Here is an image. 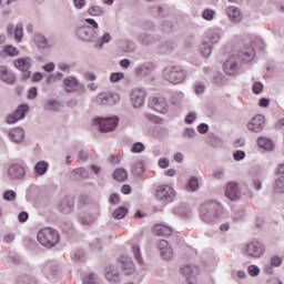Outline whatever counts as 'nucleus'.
Returning <instances> with one entry per match:
<instances>
[{
	"mask_svg": "<svg viewBox=\"0 0 284 284\" xmlns=\"http://www.w3.org/2000/svg\"><path fill=\"white\" fill-rule=\"evenodd\" d=\"M223 212V206L216 201L204 202L200 206V219L203 223L207 225H214L221 221V213Z\"/></svg>",
	"mask_w": 284,
	"mask_h": 284,
	"instance_id": "1",
	"label": "nucleus"
},
{
	"mask_svg": "<svg viewBox=\"0 0 284 284\" xmlns=\"http://www.w3.org/2000/svg\"><path fill=\"white\" fill-rule=\"evenodd\" d=\"M38 241L43 247L50 248L54 247V245H59L61 236L59 235V231L52 227H44L38 232Z\"/></svg>",
	"mask_w": 284,
	"mask_h": 284,
	"instance_id": "2",
	"label": "nucleus"
},
{
	"mask_svg": "<svg viewBox=\"0 0 284 284\" xmlns=\"http://www.w3.org/2000/svg\"><path fill=\"white\" fill-rule=\"evenodd\" d=\"M163 78L165 81H169V83L176 85L179 83H183V81L187 79V71L179 64L169 65L163 70Z\"/></svg>",
	"mask_w": 284,
	"mask_h": 284,
	"instance_id": "3",
	"label": "nucleus"
},
{
	"mask_svg": "<svg viewBox=\"0 0 284 284\" xmlns=\"http://www.w3.org/2000/svg\"><path fill=\"white\" fill-rule=\"evenodd\" d=\"M155 196L162 203H174L176 191L170 184H161L155 190Z\"/></svg>",
	"mask_w": 284,
	"mask_h": 284,
	"instance_id": "4",
	"label": "nucleus"
},
{
	"mask_svg": "<svg viewBox=\"0 0 284 284\" xmlns=\"http://www.w3.org/2000/svg\"><path fill=\"white\" fill-rule=\"evenodd\" d=\"M244 253L248 258H261L265 254V245L258 241H251L246 243Z\"/></svg>",
	"mask_w": 284,
	"mask_h": 284,
	"instance_id": "5",
	"label": "nucleus"
},
{
	"mask_svg": "<svg viewBox=\"0 0 284 284\" xmlns=\"http://www.w3.org/2000/svg\"><path fill=\"white\" fill-rule=\"evenodd\" d=\"M28 112H30V106L28 104H20L12 113L7 115L6 123L8 125H14V123L23 121Z\"/></svg>",
	"mask_w": 284,
	"mask_h": 284,
	"instance_id": "6",
	"label": "nucleus"
},
{
	"mask_svg": "<svg viewBox=\"0 0 284 284\" xmlns=\"http://www.w3.org/2000/svg\"><path fill=\"white\" fill-rule=\"evenodd\" d=\"M94 121L99 125L100 132H114L119 126L118 116L97 118Z\"/></svg>",
	"mask_w": 284,
	"mask_h": 284,
	"instance_id": "7",
	"label": "nucleus"
},
{
	"mask_svg": "<svg viewBox=\"0 0 284 284\" xmlns=\"http://www.w3.org/2000/svg\"><path fill=\"white\" fill-rule=\"evenodd\" d=\"M146 97H148V91H145L143 88L141 87L133 88L130 91L131 105H133V108L135 109L143 108V105L145 104Z\"/></svg>",
	"mask_w": 284,
	"mask_h": 284,
	"instance_id": "8",
	"label": "nucleus"
},
{
	"mask_svg": "<svg viewBox=\"0 0 284 284\" xmlns=\"http://www.w3.org/2000/svg\"><path fill=\"white\" fill-rule=\"evenodd\" d=\"M26 166L19 163H13L7 169V178L9 181H23L26 179Z\"/></svg>",
	"mask_w": 284,
	"mask_h": 284,
	"instance_id": "9",
	"label": "nucleus"
},
{
	"mask_svg": "<svg viewBox=\"0 0 284 284\" xmlns=\"http://www.w3.org/2000/svg\"><path fill=\"white\" fill-rule=\"evenodd\" d=\"M98 105H116L121 101V97L116 92L99 93L95 99Z\"/></svg>",
	"mask_w": 284,
	"mask_h": 284,
	"instance_id": "10",
	"label": "nucleus"
},
{
	"mask_svg": "<svg viewBox=\"0 0 284 284\" xmlns=\"http://www.w3.org/2000/svg\"><path fill=\"white\" fill-rule=\"evenodd\" d=\"M149 108L158 112L159 114H168L170 106L168 105V100L165 98H150L149 99Z\"/></svg>",
	"mask_w": 284,
	"mask_h": 284,
	"instance_id": "11",
	"label": "nucleus"
},
{
	"mask_svg": "<svg viewBox=\"0 0 284 284\" xmlns=\"http://www.w3.org/2000/svg\"><path fill=\"white\" fill-rule=\"evenodd\" d=\"M241 63H252L256 58V51L252 45H244L241 50L234 54Z\"/></svg>",
	"mask_w": 284,
	"mask_h": 284,
	"instance_id": "12",
	"label": "nucleus"
},
{
	"mask_svg": "<svg viewBox=\"0 0 284 284\" xmlns=\"http://www.w3.org/2000/svg\"><path fill=\"white\" fill-rule=\"evenodd\" d=\"M118 267L122 270L125 276H131V274H134V272H136V267L134 266L132 257L128 255H122L119 257Z\"/></svg>",
	"mask_w": 284,
	"mask_h": 284,
	"instance_id": "13",
	"label": "nucleus"
},
{
	"mask_svg": "<svg viewBox=\"0 0 284 284\" xmlns=\"http://www.w3.org/2000/svg\"><path fill=\"white\" fill-rule=\"evenodd\" d=\"M223 70L229 77H234L239 73V70H241V62L236 59L235 54L229 57L224 63Z\"/></svg>",
	"mask_w": 284,
	"mask_h": 284,
	"instance_id": "14",
	"label": "nucleus"
},
{
	"mask_svg": "<svg viewBox=\"0 0 284 284\" xmlns=\"http://www.w3.org/2000/svg\"><path fill=\"white\" fill-rule=\"evenodd\" d=\"M14 68L20 70L23 73V79H30L32 73H30V68L32 67V59L31 58H19L13 61Z\"/></svg>",
	"mask_w": 284,
	"mask_h": 284,
	"instance_id": "15",
	"label": "nucleus"
},
{
	"mask_svg": "<svg viewBox=\"0 0 284 284\" xmlns=\"http://www.w3.org/2000/svg\"><path fill=\"white\" fill-rule=\"evenodd\" d=\"M42 272L48 278H54V276H58L59 272H61V266H59V262L48 260L42 265Z\"/></svg>",
	"mask_w": 284,
	"mask_h": 284,
	"instance_id": "16",
	"label": "nucleus"
},
{
	"mask_svg": "<svg viewBox=\"0 0 284 284\" xmlns=\"http://www.w3.org/2000/svg\"><path fill=\"white\" fill-rule=\"evenodd\" d=\"M225 196L230 201H240V199L243 196L241 186H239V184L235 182H229L225 187Z\"/></svg>",
	"mask_w": 284,
	"mask_h": 284,
	"instance_id": "17",
	"label": "nucleus"
},
{
	"mask_svg": "<svg viewBox=\"0 0 284 284\" xmlns=\"http://www.w3.org/2000/svg\"><path fill=\"white\" fill-rule=\"evenodd\" d=\"M58 212L61 214H70L74 210V197L65 195L57 204Z\"/></svg>",
	"mask_w": 284,
	"mask_h": 284,
	"instance_id": "18",
	"label": "nucleus"
},
{
	"mask_svg": "<svg viewBox=\"0 0 284 284\" xmlns=\"http://www.w3.org/2000/svg\"><path fill=\"white\" fill-rule=\"evenodd\" d=\"M77 37L81 41H94L97 39V31L89 26L79 27L75 31Z\"/></svg>",
	"mask_w": 284,
	"mask_h": 284,
	"instance_id": "19",
	"label": "nucleus"
},
{
	"mask_svg": "<svg viewBox=\"0 0 284 284\" xmlns=\"http://www.w3.org/2000/svg\"><path fill=\"white\" fill-rule=\"evenodd\" d=\"M265 128V115L263 114H257L255 115L248 123H247V130L250 132H263Z\"/></svg>",
	"mask_w": 284,
	"mask_h": 284,
	"instance_id": "20",
	"label": "nucleus"
},
{
	"mask_svg": "<svg viewBox=\"0 0 284 284\" xmlns=\"http://www.w3.org/2000/svg\"><path fill=\"white\" fill-rule=\"evenodd\" d=\"M104 276L109 283H121V274L114 265H109L104 268Z\"/></svg>",
	"mask_w": 284,
	"mask_h": 284,
	"instance_id": "21",
	"label": "nucleus"
},
{
	"mask_svg": "<svg viewBox=\"0 0 284 284\" xmlns=\"http://www.w3.org/2000/svg\"><path fill=\"white\" fill-rule=\"evenodd\" d=\"M158 248L160 250L161 257L164 261H171L174 257V251L170 247V244L165 240H160L158 242Z\"/></svg>",
	"mask_w": 284,
	"mask_h": 284,
	"instance_id": "22",
	"label": "nucleus"
},
{
	"mask_svg": "<svg viewBox=\"0 0 284 284\" xmlns=\"http://www.w3.org/2000/svg\"><path fill=\"white\" fill-rule=\"evenodd\" d=\"M8 136L11 143H21L26 139V131L23 128L17 126L8 131Z\"/></svg>",
	"mask_w": 284,
	"mask_h": 284,
	"instance_id": "23",
	"label": "nucleus"
},
{
	"mask_svg": "<svg viewBox=\"0 0 284 284\" xmlns=\"http://www.w3.org/2000/svg\"><path fill=\"white\" fill-rule=\"evenodd\" d=\"M226 14L232 23H241L243 21V12L237 7L231 6L226 9Z\"/></svg>",
	"mask_w": 284,
	"mask_h": 284,
	"instance_id": "24",
	"label": "nucleus"
},
{
	"mask_svg": "<svg viewBox=\"0 0 284 284\" xmlns=\"http://www.w3.org/2000/svg\"><path fill=\"white\" fill-rule=\"evenodd\" d=\"M0 79L3 83H8L9 85H12L17 81L14 73L9 72L8 67L6 65L0 67Z\"/></svg>",
	"mask_w": 284,
	"mask_h": 284,
	"instance_id": "25",
	"label": "nucleus"
},
{
	"mask_svg": "<svg viewBox=\"0 0 284 284\" xmlns=\"http://www.w3.org/2000/svg\"><path fill=\"white\" fill-rule=\"evenodd\" d=\"M173 232L174 229L165 224H155V226L153 227V233L156 236H172Z\"/></svg>",
	"mask_w": 284,
	"mask_h": 284,
	"instance_id": "26",
	"label": "nucleus"
},
{
	"mask_svg": "<svg viewBox=\"0 0 284 284\" xmlns=\"http://www.w3.org/2000/svg\"><path fill=\"white\" fill-rule=\"evenodd\" d=\"M63 85H64L65 92H69V93L77 92V88H79V79L72 75H69L64 78Z\"/></svg>",
	"mask_w": 284,
	"mask_h": 284,
	"instance_id": "27",
	"label": "nucleus"
},
{
	"mask_svg": "<svg viewBox=\"0 0 284 284\" xmlns=\"http://www.w3.org/2000/svg\"><path fill=\"white\" fill-rule=\"evenodd\" d=\"M48 170H50V164L42 160L36 163L33 174L36 176H45V174H48Z\"/></svg>",
	"mask_w": 284,
	"mask_h": 284,
	"instance_id": "28",
	"label": "nucleus"
},
{
	"mask_svg": "<svg viewBox=\"0 0 284 284\" xmlns=\"http://www.w3.org/2000/svg\"><path fill=\"white\" fill-rule=\"evenodd\" d=\"M181 274L186 276V278H194V276H197L200 270L199 266L187 264L181 267L180 270Z\"/></svg>",
	"mask_w": 284,
	"mask_h": 284,
	"instance_id": "29",
	"label": "nucleus"
},
{
	"mask_svg": "<svg viewBox=\"0 0 284 284\" xmlns=\"http://www.w3.org/2000/svg\"><path fill=\"white\" fill-rule=\"evenodd\" d=\"M138 43H141V45H152L156 43V38H154L152 34L148 33H139L136 36Z\"/></svg>",
	"mask_w": 284,
	"mask_h": 284,
	"instance_id": "30",
	"label": "nucleus"
},
{
	"mask_svg": "<svg viewBox=\"0 0 284 284\" xmlns=\"http://www.w3.org/2000/svg\"><path fill=\"white\" fill-rule=\"evenodd\" d=\"M222 37H223V30L220 28L211 30L207 34V39L210 43H212L213 45L219 43Z\"/></svg>",
	"mask_w": 284,
	"mask_h": 284,
	"instance_id": "31",
	"label": "nucleus"
},
{
	"mask_svg": "<svg viewBox=\"0 0 284 284\" xmlns=\"http://www.w3.org/2000/svg\"><path fill=\"white\" fill-rule=\"evenodd\" d=\"M257 145L262 150H266L268 152H272V150H274V142L265 136H260L257 139Z\"/></svg>",
	"mask_w": 284,
	"mask_h": 284,
	"instance_id": "32",
	"label": "nucleus"
},
{
	"mask_svg": "<svg viewBox=\"0 0 284 284\" xmlns=\"http://www.w3.org/2000/svg\"><path fill=\"white\" fill-rule=\"evenodd\" d=\"M110 41H112V34L105 32L102 37L100 38H95L93 40L94 42V48H103V45H105V43H110Z\"/></svg>",
	"mask_w": 284,
	"mask_h": 284,
	"instance_id": "33",
	"label": "nucleus"
},
{
	"mask_svg": "<svg viewBox=\"0 0 284 284\" xmlns=\"http://www.w3.org/2000/svg\"><path fill=\"white\" fill-rule=\"evenodd\" d=\"M87 12L90 17H103V14H105V8L99 4H93L89 7Z\"/></svg>",
	"mask_w": 284,
	"mask_h": 284,
	"instance_id": "34",
	"label": "nucleus"
},
{
	"mask_svg": "<svg viewBox=\"0 0 284 284\" xmlns=\"http://www.w3.org/2000/svg\"><path fill=\"white\" fill-rule=\"evenodd\" d=\"M34 43L39 48V50H48L50 48V44L48 43V39L43 34H37L34 37Z\"/></svg>",
	"mask_w": 284,
	"mask_h": 284,
	"instance_id": "35",
	"label": "nucleus"
},
{
	"mask_svg": "<svg viewBox=\"0 0 284 284\" xmlns=\"http://www.w3.org/2000/svg\"><path fill=\"white\" fill-rule=\"evenodd\" d=\"M44 110H49V112H57L61 104L57 100H45L43 103Z\"/></svg>",
	"mask_w": 284,
	"mask_h": 284,
	"instance_id": "36",
	"label": "nucleus"
},
{
	"mask_svg": "<svg viewBox=\"0 0 284 284\" xmlns=\"http://www.w3.org/2000/svg\"><path fill=\"white\" fill-rule=\"evenodd\" d=\"M13 39L16 43H21L23 41V23H18L13 31Z\"/></svg>",
	"mask_w": 284,
	"mask_h": 284,
	"instance_id": "37",
	"label": "nucleus"
},
{
	"mask_svg": "<svg viewBox=\"0 0 284 284\" xmlns=\"http://www.w3.org/2000/svg\"><path fill=\"white\" fill-rule=\"evenodd\" d=\"M113 179L114 181L123 182L125 179H128V171L125 169H116L113 172Z\"/></svg>",
	"mask_w": 284,
	"mask_h": 284,
	"instance_id": "38",
	"label": "nucleus"
},
{
	"mask_svg": "<svg viewBox=\"0 0 284 284\" xmlns=\"http://www.w3.org/2000/svg\"><path fill=\"white\" fill-rule=\"evenodd\" d=\"M131 172L134 176H142L143 172H145V169L143 166V162L139 161L135 164H133Z\"/></svg>",
	"mask_w": 284,
	"mask_h": 284,
	"instance_id": "39",
	"label": "nucleus"
},
{
	"mask_svg": "<svg viewBox=\"0 0 284 284\" xmlns=\"http://www.w3.org/2000/svg\"><path fill=\"white\" fill-rule=\"evenodd\" d=\"M3 201H7V203H14L17 201V192L13 190H7L2 194Z\"/></svg>",
	"mask_w": 284,
	"mask_h": 284,
	"instance_id": "40",
	"label": "nucleus"
},
{
	"mask_svg": "<svg viewBox=\"0 0 284 284\" xmlns=\"http://www.w3.org/2000/svg\"><path fill=\"white\" fill-rule=\"evenodd\" d=\"M274 191L277 192V194H283L284 193V175H280L275 180Z\"/></svg>",
	"mask_w": 284,
	"mask_h": 284,
	"instance_id": "41",
	"label": "nucleus"
},
{
	"mask_svg": "<svg viewBox=\"0 0 284 284\" xmlns=\"http://www.w3.org/2000/svg\"><path fill=\"white\" fill-rule=\"evenodd\" d=\"M200 53L202 54V57L207 59V57H210V54H212V45H210V43H207V42H203L200 45Z\"/></svg>",
	"mask_w": 284,
	"mask_h": 284,
	"instance_id": "42",
	"label": "nucleus"
},
{
	"mask_svg": "<svg viewBox=\"0 0 284 284\" xmlns=\"http://www.w3.org/2000/svg\"><path fill=\"white\" fill-rule=\"evenodd\" d=\"M126 214L128 209L124 206H120L113 212V219H116V221H121V219H125Z\"/></svg>",
	"mask_w": 284,
	"mask_h": 284,
	"instance_id": "43",
	"label": "nucleus"
},
{
	"mask_svg": "<svg viewBox=\"0 0 284 284\" xmlns=\"http://www.w3.org/2000/svg\"><path fill=\"white\" fill-rule=\"evenodd\" d=\"M3 52L7 57H19V49L12 47L11 44L4 45Z\"/></svg>",
	"mask_w": 284,
	"mask_h": 284,
	"instance_id": "44",
	"label": "nucleus"
},
{
	"mask_svg": "<svg viewBox=\"0 0 284 284\" xmlns=\"http://www.w3.org/2000/svg\"><path fill=\"white\" fill-rule=\"evenodd\" d=\"M199 178L196 176H192L190 180H189V186H187V190L189 192H199Z\"/></svg>",
	"mask_w": 284,
	"mask_h": 284,
	"instance_id": "45",
	"label": "nucleus"
},
{
	"mask_svg": "<svg viewBox=\"0 0 284 284\" xmlns=\"http://www.w3.org/2000/svg\"><path fill=\"white\" fill-rule=\"evenodd\" d=\"M202 17L203 19H205V21H214L216 17V11L214 9H204L202 12Z\"/></svg>",
	"mask_w": 284,
	"mask_h": 284,
	"instance_id": "46",
	"label": "nucleus"
},
{
	"mask_svg": "<svg viewBox=\"0 0 284 284\" xmlns=\"http://www.w3.org/2000/svg\"><path fill=\"white\" fill-rule=\"evenodd\" d=\"M131 152L133 154H141V152H145V144L142 142H135L131 146Z\"/></svg>",
	"mask_w": 284,
	"mask_h": 284,
	"instance_id": "47",
	"label": "nucleus"
},
{
	"mask_svg": "<svg viewBox=\"0 0 284 284\" xmlns=\"http://www.w3.org/2000/svg\"><path fill=\"white\" fill-rule=\"evenodd\" d=\"M83 284H97V276L94 273H85L82 277Z\"/></svg>",
	"mask_w": 284,
	"mask_h": 284,
	"instance_id": "48",
	"label": "nucleus"
},
{
	"mask_svg": "<svg viewBox=\"0 0 284 284\" xmlns=\"http://www.w3.org/2000/svg\"><path fill=\"white\" fill-rule=\"evenodd\" d=\"M150 72V67L148 64H141L135 69L138 77H148Z\"/></svg>",
	"mask_w": 284,
	"mask_h": 284,
	"instance_id": "49",
	"label": "nucleus"
},
{
	"mask_svg": "<svg viewBox=\"0 0 284 284\" xmlns=\"http://www.w3.org/2000/svg\"><path fill=\"white\" fill-rule=\"evenodd\" d=\"M6 263H13L14 265L21 263V257L17 253H9V255L6 258Z\"/></svg>",
	"mask_w": 284,
	"mask_h": 284,
	"instance_id": "50",
	"label": "nucleus"
},
{
	"mask_svg": "<svg viewBox=\"0 0 284 284\" xmlns=\"http://www.w3.org/2000/svg\"><path fill=\"white\" fill-rule=\"evenodd\" d=\"M125 79V73L123 72H113L110 75L111 83H119V81H123Z\"/></svg>",
	"mask_w": 284,
	"mask_h": 284,
	"instance_id": "51",
	"label": "nucleus"
},
{
	"mask_svg": "<svg viewBox=\"0 0 284 284\" xmlns=\"http://www.w3.org/2000/svg\"><path fill=\"white\" fill-rule=\"evenodd\" d=\"M72 261H83L85 258V251L83 250H78L71 255Z\"/></svg>",
	"mask_w": 284,
	"mask_h": 284,
	"instance_id": "52",
	"label": "nucleus"
},
{
	"mask_svg": "<svg viewBox=\"0 0 284 284\" xmlns=\"http://www.w3.org/2000/svg\"><path fill=\"white\" fill-rule=\"evenodd\" d=\"M58 69L61 72H65L67 74H70L71 70H72V64L68 63V62H60L58 64Z\"/></svg>",
	"mask_w": 284,
	"mask_h": 284,
	"instance_id": "53",
	"label": "nucleus"
},
{
	"mask_svg": "<svg viewBox=\"0 0 284 284\" xmlns=\"http://www.w3.org/2000/svg\"><path fill=\"white\" fill-rule=\"evenodd\" d=\"M250 276L256 277L261 274V268L257 265H250L247 268Z\"/></svg>",
	"mask_w": 284,
	"mask_h": 284,
	"instance_id": "54",
	"label": "nucleus"
},
{
	"mask_svg": "<svg viewBox=\"0 0 284 284\" xmlns=\"http://www.w3.org/2000/svg\"><path fill=\"white\" fill-rule=\"evenodd\" d=\"M213 178L217 181H223L225 179V169H215L213 171Z\"/></svg>",
	"mask_w": 284,
	"mask_h": 284,
	"instance_id": "55",
	"label": "nucleus"
},
{
	"mask_svg": "<svg viewBox=\"0 0 284 284\" xmlns=\"http://www.w3.org/2000/svg\"><path fill=\"white\" fill-rule=\"evenodd\" d=\"M173 214H175L176 216H187V210L185 209V206H175L173 209Z\"/></svg>",
	"mask_w": 284,
	"mask_h": 284,
	"instance_id": "56",
	"label": "nucleus"
},
{
	"mask_svg": "<svg viewBox=\"0 0 284 284\" xmlns=\"http://www.w3.org/2000/svg\"><path fill=\"white\" fill-rule=\"evenodd\" d=\"M80 179H88L90 173L84 168H79L73 171Z\"/></svg>",
	"mask_w": 284,
	"mask_h": 284,
	"instance_id": "57",
	"label": "nucleus"
},
{
	"mask_svg": "<svg viewBox=\"0 0 284 284\" xmlns=\"http://www.w3.org/2000/svg\"><path fill=\"white\" fill-rule=\"evenodd\" d=\"M183 136L185 139H194V136H196V130H194L193 128H186L183 131Z\"/></svg>",
	"mask_w": 284,
	"mask_h": 284,
	"instance_id": "58",
	"label": "nucleus"
},
{
	"mask_svg": "<svg viewBox=\"0 0 284 284\" xmlns=\"http://www.w3.org/2000/svg\"><path fill=\"white\" fill-rule=\"evenodd\" d=\"M158 166L161 168V170H168V168H170V160L166 158H160L158 161Z\"/></svg>",
	"mask_w": 284,
	"mask_h": 284,
	"instance_id": "59",
	"label": "nucleus"
},
{
	"mask_svg": "<svg viewBox=\"0 0 284 284\" xmlns=\"http://www.w3.org/2000/svg\"><path fill=\"white\" fill-rule=\"evenodd\" d=\"M132 250H133L135 261L138 263H143V260L141 258V247H139V245H134Z\"/></svg>",
	"mask_w": 284,
	"mask_h": 284,
	"instance_id": "60",
	"label": "nucleus"
},
{
	"mask_svg": "<svg viewBox=\"0 0 284 284\" xmlns=\"http://www.w3.org/2000/svg\"><path fill=\"white\" fill-rule=\"evenodd\" d=\"M263 83L254 82L252 85L253 94H262L263 93Z\"/></svg>",
	"mask_w": 284,
	"mask_h": 284,
	"instance_id": "61",
	"label": "nucleus"
},
{
	"mask_svg": "<svg viewBox=\"0 0 284 284\" xmlns=\"http://www.w3.org/2000/svg\"><path fill=\"white\" fill-rule=\"evenodd\" d=\"M123 50L124 52H134V50H136V45L134 44V42L128 40L125 41Z\"/></svg>",
	"mask_w": 284,
	"mask_h": 284,
	"instance_id": "62",
	"label": "nucleus"
},
{
	"mask_svg": "<svg viewBox=\"0 0 284 284\" xmlns=\"http://www.w3.org/2000/svg\"><path fill=\"white\" fill-rule=\"evenodd\" d=\"M109 203L110 205H119V203H121V197L119 196V194L113 193L109 197Z\"/></svg>",
	"mask_w": 284,
	"mask_h": 284,
	"instance_id": "63",
	"label": "nucleus"
},
{
	"mask_svg": "<svg viewBox=\"0 0 284 284\" xmlns=\"http://www.w3.org/2000/svg\"><path fill=\"white\" fill-rule=\"evenodd\" d=\"M233 159H234V161H243L244 159H245V153H244V151H235L234 153H233Z\"/></svg>",
	"mask_w": 284,
	"mask_h": 284,
	"instance_id": "64",
	"label": "nucleus"
}]
</instances>
